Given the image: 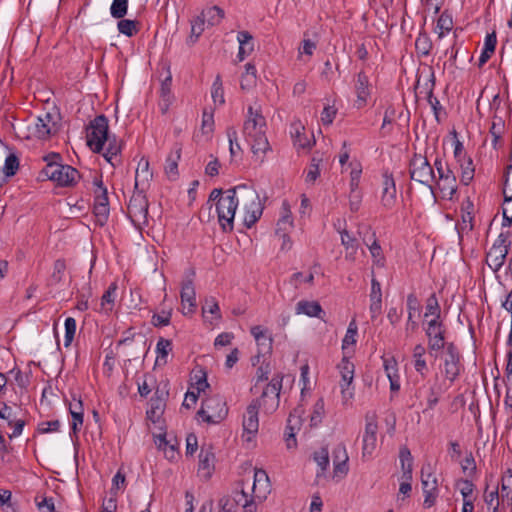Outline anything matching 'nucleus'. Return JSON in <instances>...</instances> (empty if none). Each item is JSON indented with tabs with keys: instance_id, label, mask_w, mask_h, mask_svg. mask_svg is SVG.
Wrapping results in <instances>:
<instances>
[{
	"instance_id": "obj_20",
	"label": "nucleus",
	"mask_w": 512,
	"mask_h": 512,
	"mask_svg": "<svg viewBox=\"0 0 512 512\" xmlns=\"http://www.w3.org/2000/svg\"><path fill=\"white\" fill-rule=\"evenodd\" d=\"M333 464H334V475H346L348 473V454L346 447L343 444H338L332 451Z\"/></svg>"
},
{
	"instance_id": "obj_46",
	"label": "nucleus",
	"mask_w": 512,
	"mask_h": 512,
	"mask_svg": "<svg viewBox=\"0 0 512 512\" xmlns=\"http://www.w3.org/2000/svg\"><path fill=\"white\" fill-rule=\"evenodd\" d=\"M371 238H373V242H372L371 245H369L368 242L365 239L363 241L369 247V250H370V253L372 255L374 264L379 266V267H383L384 263H385V258L383 256L381 246L379 245V243L375 239V233L371 234Z\"/></svg>"
},
{
	"instance_id": "obj_47",
	"label": "nucleus",
	"mask_w": 512,
	"mask_h": 512,
	"mask_svg": "<svg viewBox=\"0 0 512 512\" xmlns=\"http://www.w3.org/2000/svg\"><path fill=\"white\" fill-rule=\"evenodd\" d=\"M358 334V327L356 321L353 319L347 328L346 334L342 340V350L347 351L350 346L356 344V337Z\"/></svg>"
},
{
	"instance_id": "obj_41",
	"label": "nucleus",
	"mask_w": 512,
	"mask_h": 512,
	"mask_svg": "<svg viewBox=\"0 0 512 512\" xmlns=\"http://www.w3.org/2000/svg\"><path fill=\"white\" fill-rule=\"evenodd\" d=\"M313 459L320 468V471L317 472V477L324 475L330 464L328 449L322 447L320 450L315 451L313 454Z\"/></svg>"
},
{
	"instance_id": "obj_26",
	"label": "nucleus",
	"mask_w": 512,
	"mask_h": 512,
	"mask_svg": "<svg viewBox=\"0 0 512 512\" xmlns=\"http://www.w3.org/2000/svg\"><path fill=\"white\" fill-rule=\"evenodd\" d=\"M436 187L440 191L443 199L452 200L457 192V180L455 174L441 178L436 181Z\"/></svg>"
},
{
	"instance_id": "obj_16",
	"label": "nucleus",
	"mask_w": 512,
	"mask_h": 512,
	"mask_svg": "<svg viewBox=\"0 0 512 512\" xmlns=\"http://www.w3.org/2000/svg\"><path fill=\"white\" fill-rule=\"evenodd\" d=\"M180 297L183 307V314L187 315L194 313L197 307V303L195 288L192 279H187L186 281L183 282Z\"/></svg>"
},
{
	"instance_id": "obj_22",
	"label": "nucleus",
	"mask_w": 512,
	"mask_h": 512,
	"mask_svg": "<svg viewBox=\"0 0 512 512\" xmlns=\"http://www.w3.org/2000/svg\"><path fill=\"white\" fill-rule=\"evenodd\" d=\"M215 455L210 447L201 448L199 453V472L206 479L210 478L214 469Z\"/></svg>"
},
{
	"instance_id": "obj_54",
	"label": "nucleus",
	"mask_w": 512,
	"mask_h": 512,
	"mask_svg": "<svg viewBox=\"0 0 512 512\" xmlns=\"http://www.w3.org/2000/svg\"><path fill=\"white\" fill-rule=\"evenodd\" d=\"M433 88H434V75L432 74L431 85H430V89L428 91L427 98H428V102L433 110L435 119L439 123L440 122V114H441V111L443 110V107H442L440 101L433 95Z\"/></svg>"
},
{
	"instance_id": "obj_57",
	"label": "nucleus",
	"mask_w": 512,
	"mask_h": 512,
	"mask_svg": "<svg viewBox=\"0 0 512 512\" xmlns=\"http://www.w3.org/2000/svg\"><path fill=\"white\" fill-rule=\"evenodd\" d=\"M457 485L460 486V493L463 497V502L465 501H473L471 499V496L473 494V491L475 489V485L473 484L472 480L470 479H460L457 482Z\"/></svg>"
},
{
	"instance_id": "obj_36",
	"label": "nucleus",
	"mask_w": 512,
	"mask_h": 512,
	"mask_svg": "<svg viewBox=\"0 0 512 512\" xmlns=\"http://www.w3.org/2000/svg\"><path fill=\"white\" fill-rule=\"evenodd\" d=\"M293 226V220L291 217V211L286 201L282 204L281 217L277 222L276 234L281 232H287Z\"/></svg>"
},
{
	"instance_id": "obj_13",
	"label": "nucleus",
	"mask_w": 512,
	"mask_h": 512,
	"mask_svg": "<svg viewBox=\"0 0 512 512\" xmlns=\"http://www.w3.org/2000/svg\"><path fill=\"white\" fill-rule=\"evenodd\" d=\"M258 410H259V403L256 400L248 405L246 412L243 415V421H242L243 437L247 441H251L252 438L258 432V429H259Z\"/></svg>"
},
{
	"instance_id": "obj_3",
	"label": "nucleus",
	"mask_w": 512,
	"mask_h": 512,
	"mask_svg": "<svg viewBox=\"0 0 512 512\" xmlns=\"http://www.w3.org/2000/svg\"><path fill=\"white\" fill-rule=\"evenodd\" d=\"M240 204L243 206L244 225L251 228L261 217L263 205L257 191L245 184L238 185Z\"/></svg>"
},
{
	"instance_id": "obj_50",
	"label": "nucleus",
	"mask_w": 512,
	"mask_h": 512,
	"mask_svg": "<svg viewBox=\"0 0 512 512\" xmlns=\"http://www.w3.org/2000/svg\"><path fill=\"white\" fill-rule=\"evenodd\" d=\"M460 167H461V182L464 185H468L473 177H474V166L473 161L470 157H467V159L461 160Z\"/></svg>"
},
{
	"instance_id": "obj_27",
	"label": "nucleus",
	"mask_w": 512,
	"mask_h": 512,
	"mask_svg": "<svg viewBox=\"0 0 512 512\" xmlns=\"http://www.w3.org/2000/svg\"><path fill=\"white\" fill-rule=\"evenodd\" d=\"M497 45V35L495 31L488 33L484 40V47L478 60V67H482L488 62L494 54Z\"/></svg>"
},
{
	"instance_id": "obj_53",
	"label": "nucleus",
	"mask_w": 512,
	"mask_h": 512,
	"mask_svg": "<svg viewBox=\"0 0 512 512\" xmlns=\"http://www.w3.org/2000/svg\"><path fill=\"white\" fill-rule=\"evenodd\" d=\"M211 96H212L213 102L216 105H223L225 103L224 89H223L222 79H221L220 75L216 76V78L212 84Z\"/></svg>"
},
{
	"instance_id": "obj_43",
	"label": "nucleus",
	"mask_w": 512,
	"mask_h": 512,
	"mask_svg": "<svg viewBox=\"0 0 512 512\" xmlns=\"http://www.w3.org/2000/svg\"><path fill=\"white\" fill-rule=\"evenodd\" d=\"M508 474L502 477L501 494L502 501H507L508 505L512 504V471L509 469Z\"/></svg>"
},
{
	"instance_id": "obj_14",
	"label": "nucleus",
	"mask_w": 512,
	"mask_h": 512,
	"mask_svg": "<svg viewBox=\"0 0 512 512\" xmlns=\"http://www.w3.org/2000/svg\"><path fill=\"white\" fill-rule=\"evenodd\" d=\"M56 131V123L53 121L52 114L45 112L36 118L32 134L38 139H47Z\"/></svg>"
},
{
	"instance_id": "obj_52",
	"label": "nucleus",
	"mask_w": 512,
	"mask_h": 512,
	"mask_svg": "<svg viewBox=\"0 0 512 512\" xmlns=\"http://www.w3.org/2000/svg\"><path fill=\"white\" fill-rule=\"evenodd\" d=\"M129 0H113L110 6V14L115 19H122L127 15Z\"/></svg>"
},
{
	"instance_id": "obj_23",
	"label": "nucleus",
	"mask_w": 512,
	"mask_h": 512,
	"mask_svg": "<svg viewBox=\"0 0 512 512\" xmlns=\"http://www.w3.org/2000/svg\"><path fill=\"white\" fill-rule=\"evenodd\" d=\"M270 484L269 477L265 470L256 469L254 473L253 493L257 498H265L266 493L269 492Z\"/></svg>"
},
{
	"instance_id": "obj_35",
	"label": "nucleus",
	"mask_w": 512,
	"mask_h": 512,
	"mask_svg": "<svg viewBox=\"0 0 512 512\" xmlns=\"http://www.w3.org/2000/svg\"><path fill=\"white\" fill-rule=\"evenodd\" d=\"M191 32L189 37L187 38V44L188 45H194L199 37L202 35V33L205 30V21L203 20V17H200L197 15L194 17L191 21Z\"/></svg>"
},
{
	"instance_id": "obj_49",
	"label": "nucleus",
	"mask_w": 512,
	"mask_h": 512,
	"mask_svg": "<svg viewBox=\"0 0 512 512\" xmlns=\"http://www.w3.org/2000/svg\"><path fill=\"white\" fill-rule=\"evenodd\" d=\"M461 212H462L461 218H462V223H463L464 227L469 228L471 230L473 228L472 222L474 219V216H473L474 204H473V202L470 201L469 199L464 201L462 204V207H461Z\"/></svg>"
},
{
	"instance_id": "obj_4",
	"label": "nucleus",
	"mask_w": 512,
	"mask_h": 512,
	"mask_svg": "<svg viewBox=\"0 0 512 512\" xmlns=\"http://www.w3.org/2000/svg\"><path fill=\"white\" fill-rule=\"evenodd\" d=\"M410 178L420 184L426 185L431 193L435 195V187L431 184L436 179L433 166L426 156L414 154L409 164Z\"/></svg>"
},
{
	"instance_id": "obj_1",
	"label": "nucleus",
	"mask_w": 512,
	"mask_h": 512,
	"mask_svg": "<svg viewBox=\"0 0 512 512\" xmlns=\"http://www.w3.org/2000/svg\"><path fill=\"white\" fill-rule=\"evenodd\" d=\"M243 134L254 155H264L270 150L266 136V120L260 108L248 107L247 117L243 124Z\"/></svg>"
},
{
	"instance_id": "obj_37",
	"label": "nucleus",
	"mask_w": 512,
	"mask_h": 512,
	"mask_svg": "<svg viewBox=\"0 0 512 512\" xmlns=\"http://www.w3.org/2000/svg\"><path fill=\"white\" fill-rule=\"evenodd\" d=\"M256 67L252 63L245 65V72L242 74L240 86L242 90H250L256 85Z\"/></svg>"
},
{
	"instance_id": "obj_38",
	"label": "nucleus",
	"mask_w": 512,
	"mask_h": 512,
	"mask_svg": "<svg viewBox=\"0 0 512 512\" xmlns=\"http://www.w3.org/2000/svg\"><path fill=\"white\" fill-rule=\"evenodd\" d=\"M117 288L115 282L111 283L101 297V310L105 313H109L113 309Z\"/></svg>"
},
{
	"instance_id": "obj_64",
	"label": "nucleus",
	"mask_w": 512,
	"mask_h": 512,
	"mask_svg": "<svg viewBox=\"0 0 512 512\" xmlns=\"http://www.w3.org/2000/svg\"><path fill=\"white\" fill-rule=\"evenodd\" d=\"M202 311H203V313L209 312V313L215 315L216 319L221 318L218 302L213 297L205 299V303L202 307Z\"/></svg>"
},
{
	"instance_id": "obj_19",
	"label": "nucleus",
	"mask_w": 512,
	"mask_h": 512,
	"mask_svg": "<svg viewBox=\"0 0 512 512\" xmlns=\"http://www.w3.org/2000/svg\"><path fill=\"white\" fill-rule=\"evenodd\" d=\"M152 177L153 173L149 168V161L142 157L138 162L135 173V189H148Z\"/></svg>"
},
{
	"instance_id": "obj_6",
	"label": "nucleus",
	"mask_w": 512,
	"mask_h": 512,
	"mask_svg": "<svg viewBox=\"0 0 512 512\" xmlns=\"http://www.w3.org/2000/svg\"><path fill=\"white\" fill-rule=\"evenodd\" d=\"M41 175L46 177L47 179L55 182L58 186L61 187H72L75 186L79 179L80 173L77 169L70 165H46L42 171Z\"/></svg>"
},
{
	"instance_id": "obj_21",
	"label": "nucleus",
	"mask_w": 512,
	"mask_h": 512,
	"mask_svg": "<svg viewBox=\"0 0 512 512\" xmlns=\"http://www.w3.org/2000/svg\"><path fill=\"white\" fill-rule=\"evenodd\" d=\"M283 376L281 374H276L271 379V381L266 385L265 389L262 392L261 398L266 403V399L270 398L272 403L271 407L274 408L278 406L279 403V395L282 388Z\"/></svg>"
},
{
	"instance_id": "obj_60",
	"label": "nucleus",
	"mask_w": 512,
	"mask_h": 512,
	"mask_svg": "<svg viewBox=\"0 0 512 512\" xmlns=\"http://www.w3.org/2000/svg\"><path fill=\"white\" fill-rule=\"evenodd\" d=\"M484 501L487 505L488 510L498 509L500 505V496L498 492V488L488 491L487 489L484 492Z\"/></svg>"
},
{
	"instance_id": "obj_62",
	"label": "nucleus",
	"mask_w": 512,
	"mask_h": 512,
	"mask_svg": "<svg viewBox=\"0 0 512 512\" xmlns=\"http://www.w3.org/2000/svg\"><path fill=\"white\" fill-rule=\"evenodd\" d=\"M214 130V117L212 112L203 111L201 131L210 136Z\"/></svg>"
},
{
	"instance_id": "obj_48",
	"label": "nucleus",
	"mask_w": 512,
	"mask_h": 512,
	"mask_svg": "<svg viewBox=\"0 0 512 512\" xmlns=\"http://www.w3.org/2000/svg\"><path fill=\"white\" fill-rule=\"evenodd\" d=\"M117 28L121 34L132 37L138 33V22L130 19H119Z\"/></svg>"
},
{
	"instance_id": "obj_7",
	"label": "nucleus",
	"mask_w": 512,
	"mask_h": 512,
	"mask_svg": "<svg viewBox=\"0 0 512 512\" xmlns=\"http://www.w3.org/2000/svg\"><path fill=\"white\" fill-rule=\"evenodd\" d=\"M424 330L428 340V353L436 360L439 352L446 350L449 343L445 341L446 330L443 322L441 320H429Z\"/></svg>"
},
{
	"instance_id": "obj_8",
	"label": "nucleus",
	"mask_w": 512,
	"mask_h": 512,
	"mask_svg": "<svg viewBox=\"0 0 512 512\" xmlns=\"http://www.w3.org/2000/svg\"><path fill=\"white\" fill-rule=\"evenodd\" d=\"M203 421L217 424L224 420L228 414L226 402L219 396L210 397L202 402L197 412Z\"/></svg>"
},
{
	"instance_id": "obj_45",
	"label": "nucleus",
	"mask_w": 512,
	"mask_h": 512,
	"mask_svg": "<svg viewBox=\"0 0 512 512\" xmlns=\"http://www.w3.org/2000/svg\"><path fill=\"white\" fill-rule=\"evenodd\" d=\"M416 52L421 56H428L432 49V41L428 34L419 33L415 41Z\"/></svg>"
},
{
	"instance_id": "obj_5",
	"label": "nucleus",
	"mask_w": 512,
	"mask_h": 512,
	"mask_svg": "<svg viewBox=\"0 0 512 512\" xmlns=\"http://www.w3.org/2000/svg\"><path fill=\"white\" fill-rule=\"evenodd\" d=\"M108 119L105 115L96 116L86 129L87 145L95 153H100L109 139Z\"/></svg>"
},
{
	"instance_id": "obj_56",
	"label": "nucleus",
	"mask_w": 512,
	"mask_h": 512,
	"mask_svg": "<svg viewBox=\"0 0 512 512\" xmlns=\"http://www.w3.org/2000/svg\"><path fill=\"white\" fill-rule=\"evenodd\" d=\"M433 167L436 169L437 175H438V176H436V179L434 180L435 182L440 181L441 178H444L445 176L448 177V176L454 174V172L451 170L448 163L445 162L441 158L435 159Z\"/></svg>"
},
{
	"instance_id": "obj_10",
	"label": "nucleus",
	"mask_w": 512,
	"mask_h": 512,
	"mask_svg": "<svg viewBox=\"0 0 512 512\" xmlns=\"http://www.w3.org/2000/svg\"><path fill=\"white\" fill-rule=\"evenodd\" d=\"M462 369L461 354L458 347L453 343H448L445 355L443 357V374L445 379L453 384L460 376Z\"/></svg>"
},
{
	"instance_id": "obj_9",
	"label": "nucleus",
	"mask_w": 512,
	"mask_h": 512,
	"mask_svg": "<svg viewBox=\"0 0 512 512\" xmlns=\"http://www.w3.org/2000/svg\"><path fill=\"white\" fill-rule=\"evenodd\" d=\"M93 185L95 186L93 213L96 217L97 223L103 226L107 222L109 216V201L107 189L103 185L101 176L94 178Z\"/></svg>"
},
{
	"instance_id": "obj_24",
	"label": "nucleus",
	"mask_w": 512,
	"mask_h": 512,
	"mask_svg": "<svg viewBox=\"0 0 512 512\" xmlns=\"http://www.w3.org/2000/svg\"><path fill=\"white\" fill-rule=\"evenodd\" d=\"M296 314H304L308 317H317L323 320L325 314L321 305L317 301L301 300L296 304Z\"/></svg>"
},
{
	"instance_id": "obj_34",
	"label": "nucleus",
	"mask_w": 512,
	"mask_h": 512,
	"mask_svg": "<svg viewBox=\"0 0 512 512\" xmlns=\"http://www.w3.org/2000/svg\"><path fill=\"white\" fill-rule=\"evenodd\" d=\"M237 40L239 42V51L237 54V58L241 62L253 51V47H251V45L247 49H245V44H251L253 36L248 31H240L238 32Z\"/></svg>"
},
{
	"instance_id": "obj_61",
	"label": "nucleus",
	"mask_w": 512,
	"mask_h": 512,
	"mask_svg": "<svg viewBox=\"0 0 512 512\" xmlns=\"http://www.w3.org/2000/svg\"><path fill=\"white\" fill-rule=\"evenodd\" d=\"M66 270V263L63 259H57L53 265V273L51 280L53 283L58 284L62 281L64 272Z\"/></svg>"
},
{
	"instance_id": "obj_58",
	"label": "nucleus",
	"mask_w": 512,
	"mask_h": 512,
	"mask_svg": "<svg viewBox=\"0 0 512 512\" xmlns=\"http://www.w3.org/2000/svg\"><path fill=\"white\" fill-rule=\"evenodd\" d=\"M227 137L229 140V150L231 156H237L241 151L240 144L238 143V134L234 127L227 128Z\"/></svg>"
},
{
	"instance_id": "obj_12",
	"label": "nucleus",
	"mask_w": 512,
	"mask_h": 512,
	"mask_svg": "<svg viewBox=\"0 0 512 512\" xmlns=\"http://www.w3.org/2000/svg\"><path fill=\"white\" fill-rule=\"evenodd\" d=\"M365 430L362 439V456L371 457L376 449L378 424L374 414L365 417Z\"/></svg>"
},
{
	"instance_id": "obj_18",
	"label": "nucleus",
	"mask_w": 512,
	"mask_h": 512,
	"mask_svg": "<svg viewBox=\"0 0 512 512\" xmlns=\"http://www.w3.org/2000/svg\"><path fill=\"white\" fill-rule=\"evenodd\" d=\"M165 408V399L163 392L156 389L154 396L150 399L149 409L146 411L147 419L153 423H158Z\"/></svg>"
},
{
	"instance_id": "obj_59",
	"label": "nucleus",
	"mask_w": 512,
	"mask_h": 512,
	"mask_svg": "<svg viewBox=\"0 0 512 512\" xmlns=\"http://www.w3.org/2000/svg\"><path fill=\"white\" fill-rule=\"evenodd\" d=\"M65 339L64 346L69 347L74 339L76 333V320L72 317H68L65 320Z\"/></svg>"
},
{
	"instance_id": "obj_32",
	"label": "nucleus",
	"mask_w": 512,
	"mask_h": 512,
	"mask_svg": "<svg viewBox=\"0 0 512 512\" xmlns=\"http://www.w3.org/2000/svg\"><path fill=\"white\" fill-rule=\"evenodd\" d=\"M407 310H408V321L406 324V330L415 331L417 329V322H415L412 318L414 317V313L420 310V302L417 296L414 293H410L407 296Z\"/></svg>"
},
{
	"instance_id": "obj_31",
	"label": "nucleus",
	"mask_w": 512,
	"mask_h": 512,
	"mask_svg": "<svg viewBox=\"0 0 512 512\" xmlns=\"http://www.w3.org/2000/svg\"><path fill=\"white\" fill-rule=\"evenodd\" d=\"M107 148L105 153L103 154L104 158L112 165L116 166L119 163V154L121 152V144L117 141L116 137L109 136V139L106 140Z\"/></svg>"
},
{
	"instance_id": "obj_29",
	"label": "nucleus",
	"mask_w": 512,
	"mask_h": 512,
	"mask_svg": "<svg viewBox=\"0 0 512 512\" xmlns=\"http://www.w3.org/2000/svg\"><path fill=\"white\" fill-rule=\"evenodd\" d=\"M199 16L203 17V20L205 23H207L208 26H216L222 21L225 13L224 10L219 6H212L203 9Z\"/></svg>"
},
{
	"instance_id": "obj_40",
	"label": "nucleus",
	"mask_w": 512,
	"mask_h": 512,
	"mask_svg": "<svg viewBox=\"0 0 512 512\" xmlns=\"http://www.w3.org/2000/svg\"><path fill=\"white\" fill-rule=\"evenodd\" d=\"M421 483L423 490L438 491V482L436 476L430 472V466L422 467Z\"/></svg>"
},
{
	"instance_id": "obj_28",
	"label": "nucleus",
	"mask_w": 512,
	"mask_h": 512,
	"mask_svg": "<svg viewBox=\"0 0 512 512\" xmlns=\"http://www.w3.org/2000/svg\"><path fill=\"white\" fill-rule=\"evenodd\" d=\"M181 158V148L171 151L166 158L165 173L169 179L175 180L178 177V162Z\"/></svg>"
},
{
	"instance_id": "obj_44",
	"label": "nucleus",
	"mask_w": 512,
	"mask_h": 512,
	"mask_svg": "<svg viewBox=\"0 0 512 512\" xmlns=\"http://www.w3.org/2000/svg\"><path fill=\"white\" fill-rule=\"evenodd\" d=\"M172 350V342L165 338H160L156 344V363H167V356Z\"/></svg>"
},
{
	"instance_id": "obj_2",
	"label": "nucleus",
	"mask_w": 512,
	"mask_h": 512,
	"mask_svg": "<svg viewBox=\"0 0 512 512\" xmlns=\"http://www.w3.org/2000/svg\"><path fill=\"white\" fill-rule=\"evenodd\" d=\"M240 205L238 186L227 189L224 197L220 198L215 206L218 223L223 232H231L234 229V218L237 207Z\"/></svg>"
},
{
	"instance_id": "obj_42",
	"label": "nucleus",
	"mask_w": 512,
	"mask_h": 512,
	"mask_svg": "<svg viewBox=\"0 0 512 512\" xmlns=\"http://www.w3.org/2000/svg\"><path fill=\"white\" fill-rule=\"evenodd\" d=\"M425 314L424 317L428 318L429 316H433L431 320H440L441 317V308L438 302V299L435 295V293L431 294L427 301H426V307H425Z\"/></svg>"
},
{
	"instance_id": "obj_55",
	"label": "nucleus",
	"mask_w": 512,
	"mask_h": 512,
	"mask_svg": "<svg viewBox=\"0 0 512 512\" xmlns=\"http://www.w3.org/2000/svg\"><path fill=\"white\" fill-rule=\"evenodd\" d=\"M19 168V159L15 154H9L3 166V173L7 177L14 176Z\"/></svg>"
},
{
	"instance_id": "obj_25",
	"label": "nucleus",
	"mask_w": 512,
	"mask_h": 512,
	"mask_svg": "<svg viewBox=\"0 0 512 512\" xmlns=\"http://www.w3.org/2000/svg\"><path fill=\"white\" fill-rule=\"evenodd\" d=\"M509 251L507 249L491 247L486 255L487 265L494 271H499L504 265Z\"/></svg>"
},
{
	"instance_id": "obj_30",
	"label": "nucleus",
	"mask_w": 512,
	"mask_h": 512,
	"mask_svg": "<svg viewBox=\"0 0 512 512\" xmlns=\"http://www.w3.org/2000/svg\"><path fill=\"white\" fill-rule=\"evenodd\" d=\"M305 128L300 121L291 124V136L294 140V145L299 148H309L311 146L310 140L304 134Z\"/></svg>"
},
{
	"instance_id": "obj_17",
	"label": "nucleus",
	"mask_w": 512,
	"mask_h": 512,
	"mask_svg": "<svg viewBox=\"0 0 512 512\" xmlns=\"http://www.w3.org/2000/svg\"><path fill=\"white\" fill-rule=\"evenodd\" d=\"M370 81L365 72L360 71L357 74L356 82H355V93L357 99L355 101V106L358 109L363 108L367 104V100L370 97Z\"/></svg>"
},
{
	"instance_id": "obj_15",
	"label": "nucleus",
	"mask_w": 512,
	"mask_h": 512,
	"mask_svg": "<svg viewBox=\"0 0 512 512\" xmlns=\"http://www.w3.org/2000/svg\"><path fill=\"white\" fill-rule=\"evenodd\" d=\"M396 185L392 174L383 173L381 204L386 209H392L396 204Z\"/></svg>"
},
{
	"instance_id": "obj_51",
	"label": "nucleus",
	"mask_w": 512,
	"mask_h": 512,
	"mask_svg": "<svg viewBox=\"0 0 512 512\" xmlns=\"http://www.w3.org/2000/svg\"><path fill=\"white\" fill-rule=\"evenodd\" d=\"M452 28H453L452 17L449 14H447L446 12H443L437 20L436 29H437L438 37L442 38L445 35V33H448L449 31H451Z\"/></svg>"
},
{
	"instance_id": "obj_39",
	"label": "nucleus",
	"mask_w": 512,
	"mask_h": 512,
	"mask_svg": "<svg viewBox=\"0 0 512 512\" xmlns=\"http://www.w3.org/2000/svg\"><path fill=\"white\" fill-rule=\"evenodd\" d=\"M338 368L342 378L340 384L352 385L354 379V364L344 357L338 365Z\"/></svg>"
},
{
	"instance_id": "obj_63",
	"label": "nucleus",
	"mask_w": 512,
	"mask_h": 512,
	"mask_svg": "<svg viewBox=\"0 0 512 512\" xmlns=\"http://www.w3.org/2000/svg\"><path fill=\"white\" fill-rule=\"evenodd\" d=\"M442 391L440 387H431L427 396V408L426 410H433L440 400Z\"/></svg>"
},
{
	"instance_id": "obj_33",
	"label": "nucleus",
	"mask_w": 512,
	"mask_h": 512,
	"mask_svg": "<svg viewBox=\"0 0 512 512\" xmlns=\"http://www.w3.org/2000/svg\"><path fill=\"white\" fill-rule=\"evenodd\" d=\"M425 354L426 348L422 344L415 345L412 353L414 368L421 376H425L428 371L427 363L424 358Z\"/></svg>"
},
{
	"instance_id": "obj_11",
	"label": "nucleus",
	"mask_w": 512,
	"mask_h": 512,
	"mask_svg": "<svg viewBox=\"0 0 512 512\" xmlns=\"http://www.w3.org/2000/svg\"><path fill=\"white\" fill-rule=\"evenodd\" d=\"M130 198L128 211L133 222L145 223L148 215V200L145 195V189H135Z\"/></svg>"
}]
</instances>
